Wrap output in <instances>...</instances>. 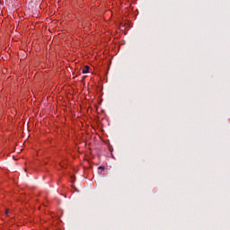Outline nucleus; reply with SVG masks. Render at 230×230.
<instances>
[{
  "instance_id": "obj_1",
  "label": "nucleus",
  "mask_w": 230,
  "mask_h": 230,
  "mask_svg": "<svg viewBox=\"0 0 230 230\" xmlns=\"http://www.w3.org/2000/svg\"><path fill=\"white\" fill-rule=\"evenodd\" d=\"M89 69H90V66H84V68L82 70V73H84V74L89 73Z\"/></svg>"
},
{
  "instance_id": "obj_2",
  "label": "nucleus",
  "mask_w": 230,
  "mask_h": 230,
  "mask_svg": "<svg viewBox=\"0 0 230 230\" xmlns=\"http://www.w3.org/2000/svg\"><path fill=\"white\" fill-rule=\"evenodd\" d=\"M98 170H102V172H103V170H105V168H104V167L100 166V167L98 168Z\"/></svg>"
},
{
  "instance_id": "obj_3",
  "label": "nucleus",
  "mask_w": 230,
  "mask_h": 230,
  "mask_svg": "<svg viewBox=\"0 0 230 230\" xmlns=\"http://www.w3.org/2000/svg\"><path fill=\"white\" fill-rule=\"evenodd\" d=\"M9 213H10V209H6L5 210V215L8 216Z\"/></svg>"
}]
</instances>
